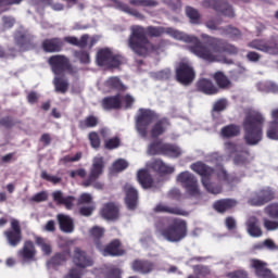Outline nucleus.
<instances>
[{
  "label": "nucleus",
  "instance_id": "8fccbe9b",
  "mask_svg": "<svg viewBox=\"0 0 278 278\" xmlns=\"http://www.w3.org/2000/svg\"><path fill=\"white\" fill-rule=\"evenodd\" d=\"M106 88L109 90H123V83H121V79L118 77H111L105 83Z\"/></svg>",
  "mask_w": 278,
  "mask_h": 278
},
{
  "label": "nucleus",
  "instance_id": "20e7f679",
  "mask_svg": "<svg viewBox=\"0 0 278 278\" xmlns=\"http://www.w3.org/2000/svg\"><path fill=\"white\" fill-rule=\"evenodd\" d=\"M264 123V115L257 111H251L244 122L243 129L248 136L247 140H257L262 138L261 125Z\"/></svg>",
  "mask_w": 278,
  "mask_h": 278
},
{
  "label": "nucleus",
  "instance_id": "de8ad7c7",
  "mask_svg": "<svg viewBox=\"0 0 278 278\" xmlns=\"http://www.w3.org/2000/svg\"><path fill=\"white\" fill-rule=\"evenodd\" d=\"M163 155H169V157H179V155H181V150L176 146L165 143Z\"/></svg>",
  "mask_w": 278,
  "mask_h": 278
},
{
  "label": "nucleus",
  "instance_id": "7c9ffc66",
  "mask_svg": "<svg viewBox=\"0 0 278 278\" xmlns=\"http://www.w3.org/2000/svg\"><path fill=\"white\" fill-rule=\"evenodd\" d=\"M191 168L194 170V173L202 176V179H210V177H212L214 174V168L210 167L203 162L192 164Z\"/></svg>",
  "mask_w": 278,
  "mask_h": 278
},
{
  "label": "nucleus",
  "instance_id": "49530a36",
  "mask_svg": "<svg viewBox=\"0 0 278 278\" xmlns=\"http://www.w3.org/2000/svg\"><path fill=\"white\" fill-rule=\"evenodd\" d=\"M114 8L122 10V12H126L127 14H132V16H136L137 18H142V14L138 13V11L129 9V7L118 2V0H114Z\"/></svg>",
  "mask_w": 278,
  "mask_h": 278
},
{
  "label": "nucleus",
  "instance_id": "bb28decb",
  "mask_svg": "<svg viewBox=\"0 0 278 278\" xmlns=\"http://www.w3.org/2000/svg\"><path fill=\"white\" fill-rule=\"evenodd\" d=\"M52 199L54 202H56V205H64V207H66L67 210H73V206L75 205V197H64V194L60 190L52 193Z\"/></svg>",
  "mask_w": 278,
  "mask_h": 278
},
{
  "label": "nucleus",
  "instance_id": "aec40b11",
  "mask_svg": "<svg viewBox=\"0 0 278 278\" xmlns=\"http://www.w3.org/2000/svg\"><path fill=\"white\" fill-rule=\"evenodd\" d=\"M168 127H170V122L167 118L155 119L148 134L150 138H160Z\"/></svg>",
  "mask_w": 278,
  "mask_h": 278
},
{
  "label": "nucleus",
  "instance_id": "f3484780",
  "mask_svg": "<svg viewBox=\"0 0 278 278\" xmlns=\"http://www.w3.org/2000/svg\"><path fill=\"white\" fill-rule=\"evenodd\" d=\"M202 5L203 8H213L216 12H223L225 16H235L233 9L223 0H204Z\"/></svg>",
  "mask_w": 278,
  "mask_h": 278
},
{
  "label": "nucleus",
  "instance_id": "5fc2aeb1",
  "mask_svg": "<svg viewBox=\"0 0 278 278\" xmlns=\"http://www.w3.org/2000/svg\"><path fill=\"white\" fill-rule=\"evenodd\" d=\"M84 271L79 267H72L63 278H83Z\"/></svg>",
  "mask_w": 278,
  "mask_h": 278
},
{
  "label": "nucleus",
  "instance_id": "f8f14e48",
  "mask_svg": "<svg viewBox=\"0 0 278 278\" xmlns=\"http://www.w3.org/2000/svg\"><path fill=\"white\" fill-rule=\"evenodd\" d=\"M176 77L179 84L188 86L194 81V70L190 66L188 61H182L176 68Z\"/></svg>",
  "mask_w": 278,
  "mask_h": 278
},
{
  "label": "nucleus",
  "instance_id": "412c9836",
  "mask_svg": "<svg viewBox=\"0 0 278 278\" xmlns=\"http://www.w3.org/2000/svg\"><path fill=\"white\" fill-rule=\"evenodd\" d=\"M131 268L135 273L149 275V273H153V270H155V263L149 260H135L132 262Z\"/></svg>",
  "mask_w": 278,
  "mask_h": 278
},
{
  "label": "nucleus",
  "instance_id": "a18cd8bd",
  "mask_svg": "<svg viewBox=\"0 0 278 278\" xmlns=\"http://www.w3.org/2000/svg\"><path fill=\"white\" fill-rule=\"evenodd\" d=\"M186 14L190 20V23H192L193 25H199V23H201V15L199 14V11H197L195 9L188 7L186 9Z\"/></svg>",
  "mask_w": 278,
  "mask_h": 278
},
{
  "label": "nucleus",
  "instance_id": "bf43d9fd",
  "mask_svg": "<svg viewBox=\"0 0 278 278\" xmlns=\"http://www.w3.org/2000/svg\"><path fill=\"white\" fill-rule=\"evenodd\" d=\"M193 273H195L197 277H207L210 269L203 265H197L193 267Z\"/></svg>",
  "mask_w": 278,
  "mask_h": 278
},
{
  "label": "nucleus",
  "instance_id": "423d86ee",
  "mask_svg": "<svg viewBox=\"0 0 278 278\" xmlns=\"http://www.w3.org/2000/svg\"><path fill=\"white\" fill-rule=\"evenodd\" d=\"M157 121V114L149 109H139L138 114L136 116V129L137 134L141 136V138H147L149 131V125Z\"/></svg>",
  "mask_w": 278,
  "mask_h": 278
},
{
  "label": "nucleus",
  "instance_id": "4c0bfd02",
  "mask_svg": "<svg viewBox=\"0 0 278 278\" xmlns=\"http://www.w3.org/2000/svg\"><path fill=\"white\" fill-rule=\"evenodd\" d=\"M35 243L37 247H40L43 255H51L53 253V248L51 247V242L42 237H35Z\"/></svg>",
  "mask_w": 278,
  "mask_h": 278
},
{
  "label": "nucleus",
  "instance_id": "7ed1b4c3",
  "mask_svg": "<svg viewBox=\"0 0 278 278\" xmlns=\"http://www.w3.org/2000/svg\"><path fill=\"white\" fill-rule=\"evenodd\" d=\"M130 31L128 47L134 53L137 55H149L152 51H157V49L149 42V39H147L144 27L134 25L130 27Z\"/></svg>",
  "mask_w": 278,
  "mask_h": 278
},
{
  "label": "nucleus",
  "instance_id": "c85d7f7f",
  "mask_svg": "<svg viewBox=\"0 0 278 278\" xmlns=\"http://www.w3.org/2000/svg\"><path fill=\"white\" fill-rule=\"evenodd\" d=\"M89 236L97 249H103V236H105V229L99 227V226H93L89 230Z\"/></svg>",
  "mask_w": 278,
  "mask_h": 278
},
{
  "label": "nucleus",
  "instance_id": "69168bd1",
  "mask_svg": "<svg viewBox=\"0 0 278 278\" xmlns=\"http://www.w3.org/2000/svg\"><path fill=\"white\" fill-rule=\"evenodd\" d=\"M154 79H168L170 77V70H165L152 74Z\"/></svg>",
  "mask_w": 278,
  "mask_h": 278
},
{
  "label": "nucleus",
  "instance_id": "4468645a",
  "mask_svg": "<svg viewBox=\"0 0 278 278\" xmlns=\"http://www.w3.org/2000/svg\"><path fill=\"white\" fill-rule=\"evenodd\" d=\"M72 262L76 268H88L94 264L92 257L81 248L76 247L72 254Z\"/></svg>",
  "mask_w": 278,
  "mask_h": 278
},
{
  "label": "nucleus",
  "instance_id": "79ce46f5",
  "mask_svg": "<svg viewBox=\"0 0 278 278\" xmlns=\"http://www.w3.org/2000/svg\"><path fill=\"white\" fill-rule=\"evenodd\" d=\"M129 167V163L124 159H117L115 162H113L111 166V173H123V170H126V168Z\"/></svg>",
  "mask_w": 278,
  "mask_h": 278
},
{
  "label": "nucleus",
  "instance_id": "473e14b6",
  "mask_svg": "<svg viewBox=\"0 0 278 278\" xmlns=\"http://www.w3.org/2000/svg\"><path fill=\"white\" fill-rule=\"evenodd\" d=\"M250 264H251V268L254 269V273L258 278L264 277L270 270L266 267L268 266V263L258 258H252L250 261Z\"/></svg>",
  "mask_w": 278,
  "mask_h": 278
},
{
  "label": "nucleus",
  "instance_id": "680f3d73",
  "mask_svg": "<svg viewBox=\"0 0 278 278\" xmlns=\"http://www.w3.org/2000/svg\"><path fill=\"white\" fill-rule=\"evenodd\" d=\"M258 90L262 92H275V85L270 83H260L257 85Z\"/></svg>",
  "mask_w": 278,
  "mask_h": 278
},
{
  "label": "nucleus",
  "instance_id": "ddd939ff",
  "mask_svg": "<svg viewBox=\"0 0 278 278\" xmlns=\"http://www.w3.org/2000/svg\"><path fill=\"white\" fill-rule=\"evenodd\" d=\"M249 47L263 53H269V55H278V42L274 40L255 39L249 43Z\"/></svg>",
  "mask_w": 278,
  "mask_h": 278
},
{
  "label": "nucleus",
  "instance_id": "f03ea898",
  "mask_svg": "<svg viewBox=\"0 0 278 278\" xmlns=\"http://www.w3.org/2000/svg\"><path fill=\"white\" fill-rule=\"evenodd\" d=\"M155 230L167 242H181L188 236V223L174 217L167 224L165 218H161L155 223Z\"/></svg>",
  "mask_w": 278,
  "mask_h": 278
},
{
  "label": "nucleus",
  "instance_id": "603ef678",
  "mask_svg": "<svg viewBox=\"0 0 278 278\" xmlns=\"http://www.w3.org/2000/svg\"><path fill=\"white\" fill-rule=\"evenodd\" d=\"M267 138L270 140H278V123L271 122L267 129Z\"/></svg>",
  "mask_w": 278,
  "mask_h": 278
},
{
  "label": "nucleus",
  "instance_id": "ea45409f",
  "mask_svg": "<svg viewBox=\"0 0 278 278\" xmlns=\"http://www.w3.org/2000/svg\"><path fill=\"white\" fill-rule=\"evenodd\" d=\"M202 185L210 194H220L223 192V186L211 182L210 178H202Z\"/></svg>",
  "mask_w": 278,
  "mask_h": 278
},
{
  "label": "nucleus",
  "instance_id": "4be33fe9",
  "mask_svg": "<svg viewBox=\"0 0 278 278\" xmlns=\"http://www.w3.org/2000/svg\"><path fill=\"white\" fill-rule=\"evenodd\" d=\"M238 205V201L236 199L226 198L216 200L213 203V210L217 212V214H225V212H229V210H233Z\"/></svg>",
  "mask_w": 278,
  "mask_h": 278
},
{
  "label": "nucleus",
  "instance_id": "9b49d317",
  "mask_svg": "<svg viewBox=\"0 0 278 278\" xmlns=\"http://www.w3.org/2000/svg\"><path fill=\"white\" fill-rule=\"evenodd\" d=\"M121 55L112 53V50L105 48L98 51L97 63L99 66H109L110 68H118L123 64Z\"/></svg>",
  "mask_w": 278,
  "mask_h": 278
},
{
  "label": "nucleus",
  "instance_id": "37998d69",
  "mask_svg": "<svg viewBox=\"0 0 278 278\" xmlns=\"http://www.w3.org/2000/svg\"><path fill=\"white\" fill-rule=\"evenodd\" d=\"M54 88L56 92H61L64 94L68 90V81L64 79L63 77H55L53 80Z\"/></svg>",
  "mask_w": 278,
  "mask_h": 278
},
{
  "label": "nucleus",
  "instance_id": "f704fd0d",
  "mask_svg": "<svg viewBox=\"0 0 278 278\" xmlns=\"http://www.w3.org/2000/svg\"><path fill=\"white\" fill-rule=\"evenodd\" d=\"M198 88L201 92H204V94H216V92H218V89H216V86H214L210 79L199 80Z\"/></svg>",
  "mask_w": 278,
  "mask_h": 278
},
{
  "label": "nucleus",
  "instance_id": "e2e57ef3",
  "mask_svg": "<svg viewBox=\"0 0 278 278\" xmlns=\"http://www.w3.org/2000/svg\"><path fill=\"white\" fill-rule=\"evenodd\" d=\"M121 101V108H131L134 105V102L136 101L134 97L126 94L124 98L119 99Z\"/></svg>",
  "mask_w": 278,
  "mask_h": 278
},
{
  "label": "nucleus",
  "instance_id": "72a5a7b5",
  "mask_svg": "<svg viewBox=\"0 0 278 278\" xmlns=\"http://www.w3.org/2000/svg\"><path fill=\"white\" fill-rule=\"evenodd\" d=\"M137 179L140 186L144 189L152 188L153 186V178L151 177V174H149V170L147 169H140L137 174Z\"/></svg>",
  "mask_w": 278,
  "mask_h": 278
},
{
  "label": "nucleus",
  "instance_id": "58836bf2",
  "mask_svg": "<svg viewBox=\"0 0 278 278\" xmlns=\"http://www.w3.org/2000/svg\"><path fill=\"white\" fill-rule=\"evenodd\" d=\"M102 108L104 110H116L121 108V98L117 97H111V98H104L102 100Z\"/></svg>",
  "mask_w": 278,
  "mask_h": 278
},
{
  "label": "nucleus",
  "instance_id": "0eeeda50",
  "mask_svg": "<svg viewBox=\"0 0 278 278\" xmlns=\"http://www.w3.org/2000/svg\"><path fill=\"white\" fill-rule=\"evenodd\" d=\"M226 151L230 157H233V164L237 166H244L249 164V157L251 154L249 150L244 149L242 146L235 144L231 141L225 143Z\"/></svg>",
  "mask_w": 278,
  "mask_h": 278
},
{
  "label": "nucleus",
  "instance_id": "39448f33",
  "mask_svg": "<svg viewBox=\"0 0 278 278\" xmlns=\"http://www.w3.org/2000/svg\"><path fill=\"white\" fill-rule=\"evenodd\" d=\"M103 168H105V162L103 157H94L90 167L87 179L83 181L84 188H90L93 186L97 190H103V182H97V179L103 175Z\"/></svg>",
  "mask_w": 278,
  "mask_h": 278
},
{
  "label": "nucleus",
  "instance_id": "4d7b16f0",
  "mask_svg": "<svg viewBox=\"0 0 278 278\" xmlns=\"http://www.w3.org/2000/svg\"><path fill=\"white\" fill-rule=\"evenodd\" d=\"M99 119L96 116H88L80 122L81 127H97Z\"/></svg>",
  "mask_w": 278,
  "mask_h": 278
},
{
  "label": "nucleus",
  "instance_id": "5701e85b",
  "mask_svg": "<svg viewBox=\"0 0 278 278\" xmlns=\"http://www.w3.org/2000/svg\"><path fill=\"white\" fill-rule=\"evenodd\" d=\"M99 36L89 37L88 35H83L79 41L76 37L64 38L65 42H68L70 45H76L77 47H94V45L99 42Z\"/></svg>",
  "mask_w": 278,
  "mask_h": 278
},
{
  "label": "nucleus",
  "instance_id": "2f4dec72",
  "mask_svg": "<svg viewBox=\"0 0 278 278\" xmlns=\"http://www.w3.org/2000/svg\"><path fill=\"white\" fill-rule=\"evenodd\" d=\"M151 168L154 169L159 175H173L175 167L168 166L164 161L156 159L152 162Z\"/></svg>",
  "mask_w": 278,
  "mask_h": 278
},
{
  "label": "nucleus",
  "instance_id": "6ab92c4d",
  "mask_svg": "<svg viewBox=\"0 0 278 278\" xmlns=\"http://www.w3.org/2000/svg\"><path fill=\"white\" fill-rule=\"evenodd\" d=\"M17 255L23 262H33L36 257V245H34V241L26 240L22 249L17 252Z\"/></svg>",
  "mask_w": 278,
  "mask_h": 278
},
{
  "label": "nucleus",
  "instance_id": "2eb2a0df",
  "mask_svg": "<svg viewBox=\"0 0 278 278\" xmlns=\"http://www.w3.org/2000/svg\"><path fill=\"white\" fill-rule=\"evenodd\" d=\"M155 214H172L173 216H188V211L181 208L177 204H167L160 202L153 208Z\"/></svg>",
  "mask_w": 278,
  "mask_h": 278
},
{
  "label": "nucleus",
  "instance_id": "cd10ccee",
  "mask_svg": "<svg viewBox=\"0 0 278 278\" xmlns=\"http://www.w3.org/2000/svg\"><path fill=\"white\" fill-rule=\"evenodd\" d=\"M100 214L105 220H116V218H118V206H116L114 202H109L103 205Z\"/></svg>",
  "mask_w": 278,
  "mask_h": 278
},
{
  "label": "nucleus",
  "instance_id": "393cba45",
  "mask_svg": "<svg viewBox=\"0 0 278 278\" xmlns=\"http://www.w3.org/2000/svg\"><path fill=\"white\" fill-rule=\"evenodd\" d=\"M56 220L63 233H73V231H75V222L70 215L58 214Z\"/></svg>",
  "mask_w": 278,
  "mask_h": 278
},
{
  "label": "nucleus",
  "instance_id": "a878e982",
  "mask_svg": "<svg viewBox=\"0 0 278 278\" xmlns=\"http://www.w3.org/2000/svg\"><path fill=\"white\" fill-rule=\"evenodd\" d=\"M245 227L249 236H251L252 238H262L263 231L262 227H260V219H257V217H249L245 223Z\"/></svg>",
  "mask_w": 278,
  "mask_h": 278
},
{
  "label": "nucleus",
  "instance_id": "c9c22d12",
  "mask_svg": "<svg viewBox=\"0 0 278 278\" xmlns=\"http://www.w3.org/2000/svg\"><path fill=\"white\" fill-rule=\"evenodd\" d=\"M220 134L223 138H236V136H240V126L238 125H227L222 128Z\"/></svg>",
  "mask_w": 278,
  "mask_h": 278
},
{
  "label": "nucleus",
  "instance_id": "c756f323",
  "mask_svg": "<svg viewBox=\"0 0 278 278\" xmlns=\"http://www.w3.org/2000/svg\"><path fill=\"white\" fill-rule=\"evenodd\" d=\"M68 255H71V251L58 252L48 261V265L52 268H60V266H64L68 262Z\"/></svg>",
  "mask_w": 278,
  "mask_h": 278
},
{
  "label": "nucleus",
  "instance_id": "13d9d810",
  "mask_svg": "<svg viewBox=\"0 0 278 278\" xmlns=\"http://www.w3.org/2000/svg\"><path fill=\"white\" fill-rule=\"evenodd\" d=\"M263 225H264V228L266 229V231H277V229H278L277 220H270V219L265 218L263 220Z\"/></svg>",
  "mask_w": 278,
  "mask_h": 278
},
{
  "label": "nucleus",
  "instance_id": "774afa93",
  "mask_svg": "<svg viewBox=\"0 0 278 278\" xmlns=\"http://www.w3.org/2000/svg\"><path fill=\"white\" fill-rule=\"evenodd\" d=\"M86 175L87 173H86V169L84 168L70 172V177H72V179H75V177H80V179H84L86 178Z\"/></svg>",
  "mask_w": 278,
  "mask_h": 278
},
{
  "label": "nucleus",
  "instance_id": "6e6552de",
  "mask_svg": "<svg viewBox=\"0 0 278 278\" xmlns=\"http://www.w3.org/2000/svg\"><path fill=\"white\" fill-rule=\"evenodd\" d=\"M275 199V191L270 187H265L261 190L254 191L248 200L252 207H262L266 203H270Z\"/></svg>",
  "mask_w": 278,
  "mask_h": 278
},
{
  "label": "nucleus",
  "instance_id": "864d4df0",
  "mask_svg": "<svg viewBox=\"0 0 278 278\" xmlns=\"http://www.w3.org/2000/svg\"><path fill=\"white\" fill-rule=\"evenodd\" d=\"M41 179L50 181V184H53L54 186H58V184L62 182V177L51 176L47 173V170L41 172Z\"/></svg>",
  "mask_w": 278,
  "mask_h": 278
},
{
  "label": "nucleus",
  "instance_id": "6e6d98bb",
  "mask_svg": "<svg viewBox=\"0 0 278 278\" xmlns=\"http://www.w3.org/2000/svg\"><path fill=\"white\" fill-rule=\"evenodd\" d=\"M226 277L228 278H249V271L244 269H237L233 271H229L226 274Z\"/></svg>",
  "mask_w": 278,
  "mask_h": 278
},
{
  "label": "nucleus",
  "instance_id": "3c124183",
  "mask_svg": "<svg viewBox=\"0 0 278 278\" xmlns=\"http://www.w3.org/2000/svg\"><path fill=\"white\" fill-rule=\"evenodd\" d=\"M265 213L269 218L278 220V203H271L265 207Z\"/></svg>",
  "mask_w": 278,
  "mask_h": 278
},
{
  "label": "nucleus",
  "instance_id": "1a4fd4ad",
  "mask_svg": "<svg viewBox=\"0 0 278 278\" xmlns=\"http://www.w3.org/2000/svg\"><path fill=\"white\" fill-rule=\"evenodd\" d=\"M3 236L7 240V244L15 249L21 242H23V230L21 229V222L18 219H12L9 229L3 231Z\"/></svg>",
  "mask_w": 278,
  "mask_h": 278
},
{
  "label": "nucleus",
  "instance_id": "9d476101",
  "mask_svg": "<svg viewBox=\"0 0 278 278\" xmlns=\"http://www.w3.org/2000/svg\"><path fill=\"white\" fill-rule=\"evenodd\" d=\"M177 181L181 184L190 197H199L201 194V191H199V180L190 172H181L177 176Z\"/></svg>",
  "mask_w": 278,
  "mask_h": 278
},
{
  "label": "nucleus",
  "instance_id": "09e8293b",
  "mask_svg": "<svg viewBox=\"0 0 278 278\" xmlns=\"http://www.w3.org/2000/svg\"><path fill=\"white\" fill-rule=\"evenodd\" d=\"M130 5H135V8H155L157 2L154 0H130Z\"/></svg>",
  "mask_w": 278,
  "mask_h": 278
},
{
  "label": "nucleus",
  "instance_id": "e433bc0d",
  "mask_svg": "<svg viewBox=\"0 0 278 278\" xmlns=\"http://www.w3.org/2000/svg\"><path fill=\"white\" fill-rule=\"evenodd\" d=\"M42 47H43V51H47L48 53H53L62 49V40L60 39L46 40L43 41Z\"/></svg>",
  "mask_w": 278,
  "mask_h": 278
},
{
  "label": "nucleus",
  "instance_id": "0e129e2a",
  "mask_svg": "<svg viewBox=\"0 0 278 278\" xmlns=\"http://www.w3.org/2000/svg\"><path fill=\"white\" fill-rule=\"evenodd\" d=\"M47 199H49V195L45 191H40L31 198V201L35 203H42L47 201Z\"/></svg>",
  "mask_w": 278,
  "mask_h": 278
},
{
  "label": "nucleus",
  "instance_id": "a19ab883",
  "mask_svg": "<svg viewBox=\"0 0 278 278\" xmlns=\"http://www.w3.org/2000/svg\"><path fill=\"white\" fill-rule=\"evenodd\" d=\"M165 147H166V143H163L162 141H153L149 146L148 152L150 155H164Z\"/></svg>",
  "mask_w": 278,
  "mask_h": 278
},
{
  "label": "nucleus",
  "instance_id": "dca6fc26",
  "mask_svg": "<svg viewBox=\"0 0 278 278\" xmlns=\"http://www.w3.org/2000/svg\"><path fill=\"white\" fill-rule=\"evenodd\" d=\"M122 247L121 240L114 239L106 245L102 244V249H98V251H100L104 257H121V255H125V250H123Z\"/></svg>",
  "mask_w": 278,
  "mask_h": 278
},
{
  "label": "nucleus",
  "instance_id": "b1692460",
  "mask_svg": "<svg viewBox=\"0 0 278 278\" xmlns=\"http://www.w3.org/2000/svg\"><path fill=\"white\" fill-rule=\"evenodd\" d=\"M49 64L54 75H60L65 68H68V59L62 55H54L49 59Z\"/></svg>",
  "mask_w": 278,
  "mask_h": 278
},
{
  "label": "nucleus",
  "instance_id": "a211bd4d",
  "mask_svg": "<svg viewBox=\"0 0 278 278\" xmlns=\"http://www.w3.org/2000/svg\"><path fill=\"white\" fill-rule=\"evenodd\" d=\"M125 193V204L129 210H136L138 207V189L134 186L126 184L123 187Z\"/></svg>",
  "mask_w": 278,
  "mask_h": 278
},
{
  "label": "nucleus",
  "instance_id": "338daca9",
  "mask_svg": "<svg viewBox=\"0 0 278 278\" xmlns=\"http://www.w3.org/2000/svg\"><path fill=\"white\" fill-rule=\"evenodd\" d=\"M227 109V100L222 99L215 102L213 110L214 112H223V110Z\"/></svg>",
  "mask_w": 278,
  "mask_h": 278
},
{
  "label": "nucleus",
  "instance_id": "f257e3e1",
  "mask_svg": "<svg viewBox=\"0 0 278 278\" xmlns=\"http://www.w3.org/2000/svg\"><path fill=\"white\" fill-rule=\"evenodd\" d=\"M147 31L152 37L167 34V36H170L174 40L193 45L189 47V51L205 62H224L225 64H229V61L225 58V53H229L230 55H236V53H238L237 47L223 45L222 40L207 35H202V38L207 39V42L203 45L199 38L170 27L164 28L150 26L147 28Z\"/></svg>",
  "mask_w": 278,
  "mask_h": 278
},
{
  "label": "nucleus",
  "instance_id": "052dcab7",
  "mask_svg": "<svg viewBox=\"0 0 278 278\" xmlns=\"http://www.w3.org/2000/svg\"><path fill=\"white\" fill-rule=\"evenodd\" d=\"M217 178L219 181H225V184H231V178L225 168H222L217 172Z\"/></svg>",
  "mask_w": 278,
  "mask_h": 278
},
{
  "label": "nucleus",
  "instance_id": "c03bdc74",
  "mask_svg": "<svg viewBox=\"0 0 278 278\" xmlns=\"http://www.w3.org/2000/svg\"><path fill=\"white\" fill-rule=\"evenodd\" d=\"M214 79L219 88H229L231 86L229 78H227V76L220 72L215 73Z\"/></svg>",
  "mask_w": 278,
  "mask_h": 278
}]
</instances>
